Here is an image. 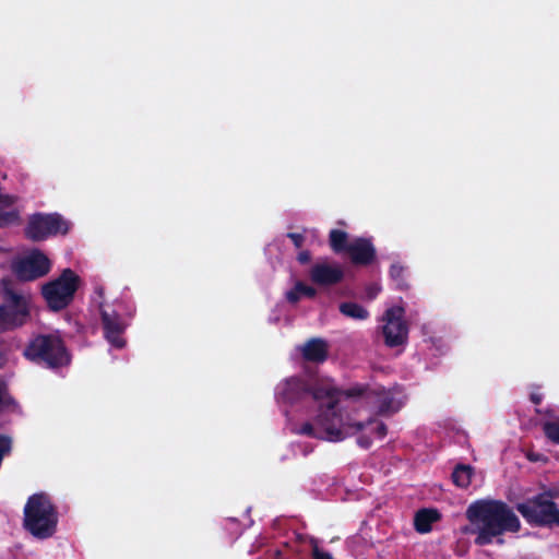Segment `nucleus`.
Instances as JSON below:
<instances>
[{"label":"nucleus","mask_w":559,"mask_h":559,"mask_svg":"<svg viewBox=\"0 0 559 559\" xmlns=\"http://www.w3.org/2000/svg\"><path fill=\"white\" fill-rule=\"evenodd\" d=\"M465 515L469 526L464 532L475 535L474 542L477 546L490 545L495 538H498L499 544H503L501 535L506 532L518 533L521 530L519 518L501 500L474 501L467 507Z\"/></svg>","instance_id":"nucleus-1"},{"label":"nucleus","mask_w":559,"mask_h":559,"mask_svg":"<svg viewBox=\"0 0 559 559\" xmlns=\"http://www.w3.org/2000/svg\"><path fill=\"white\" fill-rule=\"evenodd\" d=\"M59 522L58 509L46 492L27 498L23 509V528L33 537L44 540L52 537Z\"/></svg>","instance_id":"nucleus-2"},{"label":"nucleus","mask_w":559,"mask_h":559,"mask_svg":"<svg viewBox=\"0 0 559 559\" xmlns=\"http://www.w3.org/2000/svg\"><path fill=\"white\" fill-rule=\"evenodd\" d=\"M23 356L33 364L56 370L71 362V355L62 338L56 334L34 336L23 350Z\"/></svg>","instance_id":"nucleus-3"},{"label":"nucleus","mask_w":559,"mask_h":559,"mask_svg":"<svg viewBox=\"0 0 559 559\" xmlns=\"http://www.w3.org/2000/svg\"><path fill=\"white\" fill-rule=\"evenodd\" d=\"M309 397L319 402L318 421L322 424L331 442L342 441L346 438L343 429V418L336 406L338 404V389L331 385L309 383Z\"/></svg>","instance_id":"nucleus-4"},{"label":"nucleus","mask_w":559,"mask_h":559,"mask_svg":"<svg viewBox=\"0 0 559 559\" xmlns=\"http://www.w3.org/2000/svg\"><path fill=\"white\" fill-rule=\"evenodd\" d=\"M80 276L71 269H64L53 281L41 286V295L52 311L66 309L74 299L80 286Z\"/></svg>","instance_id":"nucleus-5"},{"label":"nucleus","mask_w":559,"mask_h":559,"mask_svg":"<svg viewBox=\"0 0 559 559\" xmlns=\"http://www.w3.org/2000/svg\"><path fill=\"white\" fill-rule=\"evenodd\" d=\"M29 314V297L5 285L0 305V332L22 326Z\"/></svg>","instance_id":"nucleus-6"},{"label":"nucleus","mask_w":559,"mask_h":559,"mask_svg":"<svg viewBox=\"0 0 559 559\" xmlns=\"http://www.w3.org/2000/svg\"><path fill=\"white\" fill-rule=\"evenodd\" d=\"M71 223L59 213H35L29 216L25 237L32 241H43L57 235H67Z\"/></svg>","instance_id":"nucleus-7"},{"label":"nucleus","mask_w":559,"mask_h":559,"mask_svg":"<svg viewBox=\"0 0 559 559\" xmlns=\"http://www.w3.org/2000/svg\"><path fill=\"white\" fill-rule=\"evenodd\" d=\"M525 521L534 526H552L558 514L557 504L548 492H542L516 504Z\"/></svg>","instance_id":"nucleus-8"},{"label":"nucleus","mask_w":559,"mask_h":559,"mask_svg":"<svg viewBox=\"0 0 559 559\" xmlns=\"http://www.w3.org/2000/svg\"><path fill=\"white\" fill-rule=\"evenodd\" d=\"M51 263L40 250H33L29 254L13 264L16 277L24 282L35 281L49 273Z\"/></svg>","instance_id":"nucleus-9"},{"label":"nucleus","mask_w":559,"mask_h":559,"mask_svg":"<svg viewBox=\"0 0 559 559\" xmlns=\"http://www.w3.org/2000/svg\"><path fill=\"white\" fill-rule=\"evenodd\" d=\"M404 309L402 307L389 308L383 317L385 322L382 326L384 343L389 347H397L407 341L408 326L404 321Z\"/></svg>","instance_id":"nucleus-10"},{"label":"nucleus","mask_w":559,"mask_h":559,"mask_svg":"<svg viewBox=\"0 0 559 559\" xmlns=\"http://www.w3.org/2000/svg\"><path fill=\"white\" fill-rule=\"evenodd\" d=\"M99 309L105 338L111 346L119 349L123 348L126 346V340L122 335L126 330V324L121 316L116 310H106L102 305Z\"/></svg>","instance_id":"nucleus-11"},{"label":"nucleus","mask_w":559,"mask_h":559,"mask_svg":"<svg viewBox=\"0 0 559 559\" xmlns=\"http://www.w3.org/2000/svg\"><path fill=\"white\" fill-rule=\"evenodd\" d=\"M309 277L314 285L329 287L343 281L344 271L338 264L318 262L311 266Z\"/></svg>","instance_id":"nucleus-12"},{"label":"nucleus","mask_w":559,"mask_h":559,"mask_svg":"<svg viewBox=\"0 0 559 559\" xmlns=\"http://www.w3.org/2000/svg\"><path fill=\"white\" fill-rule=\"evenodd\" d=\"M278 396L289 405L302 402L309 397V382L297 377L289 378L282 384Z\"/></svg>","instance_id":"nucleus-13"},{"label":"nucleus","mask_w":559,"mask_h":559,"mask_svg":"<svg viewBox=\"0 0 559 559\" xmlns=\"http://www.w3.org/2000/svg\"><path fill=\"white\" fill-rule=\"evenodd\" d=\"M355 265H370L377 257L376 248L369 238L358 237L354 239L346 252Z\"/></svg>","instance_id":"nucleus-14"},{"label":"nucleus","mask_w":559,"mask_h":559,"mask_svg":"<svg viewBox=\"0 0 559 559\" xmlns=\"http://www.w3.org/2000/svg\"><path fill=\"white\" fill-rule=\"evenodd\" d=\"M329 346L322 338H311L302 348V357L307 361L323 362L328 359Z\"/></svg>","instance_id":"nucleus-15"},{"label":"nucleus","mask_w":559,"mask_h":559,"mask_svg":"<svg viewBox=\"0 0 559 559\" xmlns=\"http://www.w3.org/2000/svg\"><path fill=\"white\" fill-rule=\"evenodd\" d=\"M441 519V513L433 508H424L418 510L414 516V527L419 534L431 532L433 523Z\"/></svg>","instance_id":"nucleus-16"},{"label":"nucleus","mask_w":559,"mask_h":559,"mask_svg":"<svg viewBox=\"0 0 559 559\" xmlns=\"http://www.w3.org/2000/svg\"><path fill=\"white\" fill-rule=\"evenodd\" d=\"M377 413L381 416H388L396 413L399 406L395 405L393 395L388 391H380L376 393Z\"/></svg>","instance_id":"nucleus-17"},{"label":"nucleus","mask_w":559,"mask_h":559,"mask_svg":"<svg viewBox=\"0 0 559 559\" xmlns=\"http://www.w3.org/2000/svg\"><path fill=\"white\" fill-rule=\"evenodd\" d=\"M338 310L344 317L358 321L367 320L370 316L365 307L353 301L341 302Z\"/></svg>","instance_id":"nucleus-18"},{"label":"nucleus","mask_w":559,"mask_h":559,"mask_svg":"<svg viewBox=\"0 0 559 559\" xmlns=\"http://www.w3.org/2000/svg\"><path fill=\"white\" fill-rule=\"evenodd\" d=\"M329 245L333 252H347L350 242H348V234L341 229H331L329 233Z\"/></svg>","instance_id":"nucleus-19"},{"label":"nucleus","mask_w":559,"mask_h":559,"mask_svg":"<svg viewBox=\"0 0 559 559\" xmlns=\"http://www.w3.org/2000/svg\"><path fill=\"white\" fill-rule=\"evenodd\" d=\"M473 467L465 464H457L452 472V480L460 488H467L471 485Z\"/></svg>","instance_id":"nucleus-20"},{"label":"nucleus","mask_w":559,"mask_h":559,"mask_svg":"<svg viewBox=\"0 0 559 559\" xmlns=\"http://www.w3.org/2000/svg\"><path fill=\"white\" fill-rule=\"evenodd\" d=\"M298 433L305 435L311 438L330 441L325 427L318 421V416L314 419V425L311 423H305L301 425Z\"/></svg>","instance_id":"nucleus-21"},{"label":"nucleus","mask_w":559,"mask_h":559,"mask_svg":"<svg viewBox=\"0 0 559 559\" xmlns=\"http://www.w3.org/2000/svg\"><path fill=\"white\" fill-rule=\"evenodd\" d=\"M302 293L304 297H307V298H314L316 295H317V290L316 288H313L312 286H309L307 284H305L304 282L301 281H298L296 282V284L294 285V287L288 290L286 293V300L289 302V304H297L298 302V297L295 293Z\"/></svg>","instance_id":"nucleus-22"},{"label":"nucleus","mask_w":559,"mask_h":559,"mask_svg":"<svg viewBox=\"0 0 559 559\" xmlns=\"http://www.w3.org/2000/svg\"><path fill=\"white\" fill-rule=\"evenodd\" d=\"M390 277L395 283V287L400 290H406L409 285L405 277V267L400 263H392L390 266Z\"/></svg>","instance_id":"nucleus-23"},{"label":"nucleus","mask_w":559,"mask_h":559,"mask_svg":"<svg viewBox=\"0 0 559 559\" xmlns=\"http://www.w3.org/2000/svg\"><path fill=\"white\" fill-rule=\"evenodd\" d=\"M372 425H376L373 429L374 436L379 439H383L388 433V427L383 421H378L374 418H370L366 421H357L353 424L352 427H354L356 431H361Z\"/></svg>","instance_id":"nucleus-24"},{"label":"nucleus","mask_w":559,"mask_h":559,"mask_svg":"<svg viewBox=\"0 0 559 559\" xmlns=\"http://www.w3.org/2000/svg\"><path fill=\"white\" fill-rule=\"evenodd\" d=\"M369 393H370V388L368 384L357 383V384H354L353 386L345 389V390L338 389V397L345 396L347 399H358V397H362V396H369Z\"/></svg>","instance_id":"nucleus-25"},{"label":"nucleus","mask_w":559,"mask_h":559,"mask_svg":"<svg viewBox=\"0 0 559 559\" xmlns=\"http://www.w3.org/2000/svg\"><path fill=\"white\" fill-rule=\"evenodd\" d=\"M543 431L546 438L554 444H559V417L555 420L543 423Z\"/></svg>","instance_id":"nucleus-26"},{"label":"nucleus","mask_w":559,"mask_h":559,"mask_svg":"<svg viewBox=\"0 0 559 559\" xmlns=\"http://www.w3.org/2000/svg\"><path fill=\"white\" fill-rule=\"evenodd\" d=\"M19 221V213L15 210L0 209V227H7L16 224Z\"/></svg>","instance_id":"nucleus-27"},{"label":"nucleus","mask_w":559,"mask_h":559,"mask_svg":"<svg viewBox=\"0 0 559 559\" xmlns=\"http://www.w3.org/2000/svg\"><path fill=\"white\" fill-rule=\"evenodd\" d=\"M287 238L292 240V242L297 249L301 248L306 240L305 236L299 233H288Z\"/></svg>","instance_id":"nucleus-28"},{"label":"nucleus","mask_w":559,"mask_h":559,"mask_svg":"<svg viewBox=\"0 0 559 559\" xmlns=\"http://www.w3.org/2000/svg\"><path fill=\"white\" fill-rule=\"evenodd\" d=\"M312 559H333V557L329 551L322 550L318 546H314L312 549Z\"/></svg>","instance_id":"nucleus-29"},{"label":"nucleus","mask_w":559,"mask_h":559,"mask_svg":"<svg viewBox=\"0 0 559 559\" xmlns=\"http://www.w3.org/2000/svg\"><path fill=\"white\" fill-rule=\"evenodd\" d=\"M357 444L361 448V449H369L372 444V439L367 436V435H360L358 438H357Z\"/></svg>","instance_id":"nucleus-30"},{"label":"nucleus","mask_w":559,"mask_h":559,"mask_svg":"<svg viewBox=\"0 0 559 559\" xmlns=\"http://www.w3.org/2000/svg\"><path fill=\"white\" fill-rule=\"evenodd\" d=\"M297 261L300 264H307L311 261V252L309 250L300 251L297 255Z\"/></svg>","instance_id":"nucleus-31"},{"label":"nucleus","mask_w":559,"mask_h":559,"mask_svg":"<svg viewBox=\"0 0 559 559\" xmlns=\"http://www.w3.org/2000/svg\"><path fill=\"white\" fill-rule=\"evenodd\" d=\"M379 292H380L379 287H376V286L368 287V289H367L368 298L369 299H374Z\"/></svg>","instance_id":"nucleus-32"},{"label":"nucleus","mask_w":559,"mask_h":559,"mask_svg":"<svg viewBox=\"0 0 559 559\" xmlns=\"http://www.w3.org/2000/svg\"><path fill=\"white\" fill-rule=\"evenodd\" d=\"M530 400H531V402H532L533 404H535V405H539V404L542 403V401H543V396H542V394H539V393H532V394L530 395Z\"/></svg>","instance_id":"nucleus-33"},{"label":"nucleus","mask_w":559,"mask_h":559,"mask_svg":"<svg viewBox=\"0 0 559 559\" xmlns=\"http://www.w3.org/2000/svg\"><path fill=\"white\" fill-rule=\"evenodd\" d=\"M8 362L7 355L0 350V369H2Z\"/></svg>","instance_id":"nucleus-34"},{"label":"nucleus","mask_w":559,"mask_h":559,"mask_svg":"<svg viewBox=\"0 0 559 559\" xmlns=\"http://www.w3.org/2000/svg\"><path fill=\"white\" fill-rule=\"evenodd\" d=\"M527 457L532 462H537L539 460V456L537 454H534V453L528 454Z\"/></svg>","instance_id":"nucleus-35"},{"label":"nucleus","mask_w":559,"mask_h":559,"mask_svg":"<svg viewBox=\"0 0 559 559\" xmlns=\"http://www.w3.org/2000/svg\"><path fill=\"white\" fill-rule=\"evenodd\" d=\"M228 522L231 524V525H235L237 528L239 526V523L236 519H228Z\"/></svg>","instance_id":"nucleus-36"},{"label":"nucleus","mask_w":559,"mask_h":559,"mask_svg":"<svg viewBox=\"0 0 559 559\" xmlns=\"http://www.w3.org/2000/svg\"><path fill=\"white\" fill-rule=\"evenodd\" d=\"M554 525L559 526V510H558V514L556 516V522L554 523Z\"/></svg>","instance_id":"nucleus-37"},{"label":"nucleus","mask_w":559,"mask_h":559,"mask_svg":"<svg viewBox=\"0 0 559 559\" xmlns=\"http://www.w3.org/2000/svg\"><path fill=\"white\" fill-rule=\"evenodd\" d=\"M295 294H296V295H297V297H298V301H299V300H300V298L304 296V295H302V293H298V292H297V293H295Z\"/></svg>","instance_id":"nucleus-38"}]
</instances>
